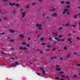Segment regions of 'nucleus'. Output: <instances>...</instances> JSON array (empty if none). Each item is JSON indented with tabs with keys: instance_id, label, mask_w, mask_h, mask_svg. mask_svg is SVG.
<instances>
[{
	"instance_id": "1",
	"label": "nucleus",
	"mask_w": 80,
	"mask_h": 80,
	"mask_svg": "<svg viewBox=\"0 0 80 80\" xmlns=\"http://www.w3.org/2000/svg\"><path fill=\"white\" fill-rule=\"evenodd\" d=\"M36 27H38V29L40 30H42V25L39 24H37L36 25Z\"/></svg>"
},
{
	"instance_id": "2",
	"label": "nucleus",
	"mask_w": 80,
	"mask_h": 80,
	"mask_svg": "<svg viewBox=\"0 0 80 80\" xmlns=\"http://www.w3.org/2000/svg\"><path fill=\"white\" fill-rule=\"evenodd\" d=\"M54 39H55V40H56L58 41H61V42H64V41L65 40V39H61L60 40V39H58L57 38H55Z\"/></svg>"
},
{
	"instance_id": "3",
	"label": "nucleus",
	"mask_w": 80,
	"mask_h": 80,
	"mask_svg": "<svg viewBox=\"0 0 80 80\" xmlns=\"http://www.w3.org/2000/svg\"><path fill=\"white\" fill-rule=\"evenodd\" d=\"M22 49H23V50H27V48L26 47L23 48L22 47H21L19 48L20 50H22Z\"/></svg>"
},
{
	"instance_id": "4",
	"label": "nucleus",
	"mask_w": 80,
	"mask_h": 80,
	"mask_svg": "<svg viewBox=\"0 0 80 80\" xmlns=\"http://www.w3.org/2000/svg\"><path fill=\"white\" fill-rule=\"evenodd\" d=\"M64 11L62 12V14L64 15L65 14V13L67 12V9H64Z\"/></svg>"
},
{
	"instance_id": "5",
	"label": "nucleus",
	"mask_w": 80,
	"mask_h": 80,
	"mask_svg": "<svg viewBox=\"0 0 80 80\" xmlns=\"http://www.w3.org/2000/svg\"><path fill=\"white\" fill-rule=\"evenodd\" d=\"M9 5L11 6H13V5H16V4L14 3H12V2H9Z\"/></svg>"
},
{
	"instance_id": "6",
	"label": "nucleus",
	"mask_w": 80,
	"mask_h": 80,
	"mask_svg": "<svg viewBox=\"0 0 80 80\" xmlns=\"http://www.w3.org/2000/svg\"><path fill=\"white\" fill-rule=\"evenodd\" d=\"M25 13H22V18H24V17H25Z\"/></svg>"
},
{
	"instance_id": "7",
	"label": "nucleus",
	"mask_w": 80,
	"mask_h": 80,
	"mask_svg": "<svg viewBox=\"0 0 80 80\" xmlns=\"http://www.w3.org/2000/svg\"><path fill=\"white\" fill-rule=\"evenodd\" d=\"M56 67H57L56 69L57 71H60V69H59L58 68V66L57 65L56 66Z\"/></svg>"
},
{
	"instance_id": "8",
	"label": "nucleus",
	"mask_w": 80,
	"mask_h": 80,
	"mask_svg": "<svg viewBox=\"0 0 80 80\" xmlns=\"http://www.w3.org/2000/svg\"><path fill=\"white\" fill-rule=\"evenodd\" d=\"M52 35L54 36V37H57V34L56 33H53Z\"/></svg>"
},
{
	"instance_id": "9",
	"label": "nucleus",
	"mask_w": 80,
	"mask_h": 80,
	"mask_svg": "<svg viewBox=\"0 0 80 80\" xmlns=\"http://www.w3.org/2000/svg\"><path fill=\"white\" fill-rule=\"evenodd\" d=\"M78 14H77V15H75L73 17L74 18H77V16H78Z\"/></svg>"
},
{
	"instance_id": "10",
	"label": "nucleus",
	"mask_w": 80,
	"mask_h": 80,
	"mask_svg": "<svg viewBox=\"0 0 80 80\" xmlns=\"http://www.w3.org/2000/svg\"><path fill=\"white\" fill-rule=\"evenodd\" d=\"M9 31H10V32L11 33H14V32H15V31H14L12 30L11 29H9Z\"/></svg>"
},
{
	"instance_id": "11",
	"label": "nucleus",
	"mask_w": 80,
	"mask_h": 80,
	"mask_svg": "<svg viewBox=\"0 0 80 80\" xmlns=\"http://www.w3.org/2000/svg\"><path fill=\"white\" fill-rule=\"evenodd\" d=\"M52 16H54V17H57V14L56 13H55L52 15Z\"/></svg>"
},
{
	"instance_id": "12",
	"label": "nucleus",
	"mask_w": 80,
	"mask_h": 80,
	"mask_svg": "<svg viewBox=\"0 0 80 80\" xmlns=\"http://www.w3.org/2000/svg\"><path fill=\"white\" fill-rule=\"evenodd\" d=\"M66 12H67V14L68 15H70V13H69V12H68V10L67 9V10L66 11Z\"/></svg>"
},
{
	"instance_id": "13",
	"label": "nucleus",
	"mask_w": 80,
	"mask_h": 80,
	"mask_svg": "<svg viewBox=\"0 0 80 80\" xmlns=\"http://www.w3.org/2000/svg\"><path fill=\"white\" fill-rule=\"evenodd\" d=\"M17 65H18L17 64H13L12 65H11V67H13V66H17Z\"/></svg>"
},
{
	"instance_id": "14",
	"label": "nucleus",
	"mask_w": 80,
	"mask_h": 80,
	"mask_svg": "<svg viewBox=\"0 0 80 80\" xmlns=\"http://www.w3.org/2000/svg\"><path fill=\"white\" fill-rule=\"evenodd\" d=\"M19 37H21V38H23V37H24V36H23V35H20Z\"/></svg>"
},
{
	"instance_id": "15",
	"label": "nucleus",
	"mask_w": 80,
	"mask_h": 80,
	"mask_svg": "<svg viewBox=\"0 0 80 80\" xmlns=\"http://www.w3.org/2000/svg\"><path fill=\"white\" fill-rule=\"evenodd\" d=\"M70 2H66V4H68V5L70 4Z\"/></svg>"
},
{
	"instance_id": "16",
	"label": "nucleus",
	"mask_w": 80,
	"mask_h": 80,
	"mask_svg": "<svg viewBox=\"0 0 80 80\" xmlns=\"http://www.w3.org/2000/svg\"><path fill=\"white\" fill-rule=\"evenodd\" d=\"M42 73L43 75H45V71L44 70L42 71Z\"/></svg>"
},
{
	"instance_id": "17",
	"label": "nucleus",
	"mask_w": 80,
	"mask_h": 80,
	"mask_svg": "<svg viewBox=\"0 0 80 80\" xmlns=\"http://www.w3.org/2000/svg\"><path fill=\"white\" fill-rule=\"evenodd\" d=\"M40 40L41 41H43V40H44V39L43 38H41L40 39Z\"/></svg>"
},
{
	"instance_id": "18",
	"label": "nucleus",
	"mask_w": 80,
	"mask_h": 80,
	"mask_svg": "<svg viewBox=\"0 0 80 80\" xmlns=\"http://www.w3.org/2000/svg\"><path fill=\"white\" fill-rule=\"evenodd\" d=\"M70 57V55H68L67 56V57L66 58H69V57Z\"/></svg>"
},
{
	"instance_id": "19",
	"label": "nucleus",
	"mask_w": 80,
	"mask_h": 80,
	"mask_svg": "<svg viewBox=\"0 0 80 80\" xmlns=\"http://www.w3.org/2000/svg\"><path fill=\"white\" fill-rule=\"evenodd\" d=\"M75 25H72V28H74V27H75Z\"/></svg>"
},
{
	"instance_id": "20",
	"label": "nucleus",
	"mask_w": 80,
	"mask_h": 80,
	"mask_svg": "<svg viewBox=\"0 0 80 80\" xmlns=\"http://www.w3.org/2000/svg\"><path fill=\"white\" fill-rule=\"evenodd\" d=\"M41 45H45V43H41Z\"/></svg>"
},
{
	"instance_id": "21",
	"label": "nucleus",
	"mask_w": 80,
	"mask_h": 80,
	"mask_svg": "<svg viewBox=\"0 0 80 80\" xmlns=\"http://www.w3.org/2000/svg\"><path fill=\"white\" fill-rule=\"evenodd\" d=\"M62 27H60V28H58V30H62Z\"/></svg>"
},
{
	"instance_id": "22",
	"label": "nucleus",
	"mask_w": 80,
	"mask_h": 80,
	"mask_svg": "<svg viewBox=\"0 0 80 80\" xmlns=\"http://www.w3.org/2000/svg\"><path fill=\"white\" fill-rule=\"evenodd\" d=\"M54 78L57 79V80H58L59 78V77H57L56 78Z\"/></svg>"
},
{
	"instance_id": "23",
	"label": "nucleus",
	"mask_w": 80,
	"mask_h": 80,
	"mask_svg": "<svg viewBox=\"0 0 80 80\" xmlns=\"http://www.w3.org/2000/svg\"><path fill=\"white\" fill-rule=\"evenodd\" d=\"M22 45H26V44H27V43H25V42H22Z\"/></svg>"
},
{
	"instance_id": "24",
	"label": "nucleus",
	"mask_w": 80,
	"mask_h": 80,
	"mask_svg": "<svg viewBox=\"0 0 80 80\" xmlns=\"http://www.w3.org/2000/svg\"><path fill=\"white\" fill-rule=\"evenodd\" d=\"M66 26H67V27L69 26V24H67V23L66 24Z\"/></svg>"
},
{
	"instance_id": "25",
	"label": "nucleus",
	"mask_w": 80,
	"mask_h": 80,
	"mask_svg": "<svg viewBox=\"0 0 80 80\" xmlns=\"http://www.w3.org/2000/svg\"><path fill=\"white\" fill-rule=\"evenodd\" d=\"M61 4H63V3H64V1H62L61 2Z\"/></svg>"
},
{
	"instance_id": "26",
	"label": "nucleus",
	"mask_w": 80,
	"mask_h": 80,
	"mask_svg": "<svg viewBox=\"0 0 80 80\" xmlns=\"http://www.w3.org/2000/svg\"><path fill=\"white\" fill-rule=\"evenodd\" d=\"M4 34H5V33L4 32L0 33V35H4Z\"/></svg>"
},
{
	"instance_id": "27",
	"label": "nucleus",
	"mask_w": 80,
	"mask_h": 80,
	"mask_svg": "<svg viewBox=\"0 0 80 80\" xmlns=\"http://www.w3.org/2000/svg\"><path fill=\"white\" fill-rule=\"evenodd\" d=\"M52 38L50 37V38H49L48 40H52Z\"/></svg>"
},
{
	"instance_id": "28",
	"label": "nucleus",
	"mask_w": 80,
	"mask_h": 80,
	"mask_svg": "<svg viewBox=\"0 0 80 80\" xmlns=\"http://www.w3.org/2000/svg\"><path fill=\"white\" fill-rule=\"evenodd\" d=\"M62 37V35H60L58 37L59 38H61V37Z\"/></svg>"
},
{
	"instance_id": "29",
	"label": "nucleus",
	"mask_w": 80,
	"mask_h": 80,
	"mask_svg": "<svg viewBox=\"0 0 80 80\" xmlns=\"http://www.w3.org/2000/svg\"><path fill=\"white\" fill-rule=\"evenodd\" d=\"M68 40L69 42H70L71 40V39H70V38H68Z\"/></svg>"
},
{
	"instance_id": "30",
	"label": "nucleus",
	"mask_w": 80,
	"mask_h": 80,
	"mask_svg": "<svg viewBox=\"0 0 80 80\" xmlns=\"http://www.w3.org/2000/svg\"><path fill=\"white\" fill-rule=\"evenodd\" d=\"M16 6H17V7H19V6H20V5H19V4H16Z\"/></svg>"
},
{
	"instance_id": "31",
	"label": "nucleus",
	"mask_w": 80,
	"mask_h": 80,
	"mask_svg": "<svg viewBox=\"0 0 80 80\" xmlns=\"http://www.w3.org/2000/svg\"><path fill=\"white\" fill-rule=\"evenodd\" d=\"M10 42H14V40H13L12 39H11Z\"/></svg>"
},
{
	"instance_id": "32",
	"label": "nucleus",
	"mask_w": 80,
	"mask_h": 80,
	"mask_svg": "<svg viewBox=\"0 0 80 80\" xmlns=\"http://www.w3.org/2000/svg\"><path fill=\"white\" fill-rule=\"evenodd\" d=\"M47 47H48V48H50V46L48 45V46H47Z\"/></svg>"
},
{
	"instance_id": "33",
	"label": "nucleus",
	"mask_w": 80,
	"mask_h": 80,
	"mask_svg": "<svg viewBox=\"0 0 80 80\" xmlns=\"http://www.w3.org/2000/svg\"><path fill=\"white\" fill-rule=\"evenodd\" d=\"M1 53H2L4 55H5V53H3V52H1Z\"/></svg>"
},
{
	"instance_id": "34",
	"label": "nucleus",
	"mask_w": 80,
	"mask_h": 80,
	"mask_svg": "<svg viewBox=\"0 0 80 80\" xmlns=\"http://www.w3.org/2000/svg\"><path fill=\"white\" fill-rule=\"evenodd\" d=\"M73 77H77V75H74L73 76Z\"/></svg>"
},
{
	"instance_id": "35",
	"label": "nucleus",
	"mask_w": 80,
	"mask_h": 80,
	"mask_svg": "<svg viewBox=\"0 0 80 80\" xmlns=\"http://www.w3.org/2000/svg\"><path fill=\"white\" fill-rule=\"evenodd\" d=\"M54 10H55V9H52V10H51V9H50L49 10V11H53Z\"/></svg>"
},
{
	"instance_id": "36",
	"label": "nucleus",
	"mask_w": 80,
	"mask_h": 80,
	"mask_svg": "<svg viewBox=\"0 0 80 80\" xmlns=\"http://www.w3.org/2000/svg\"><path fill=\"white\" fill-rule=\"evenodd\" d=\"M77 40H80V38L77 37Z\"/></svg>"
},
{
	"instance_id": "37",
	"label": "nucleus",
	"mask_w": 80,
	"mask_h": 80,
	"mask_svg": "<svg viewBox=\"0 0 80 80\" xmlns=\"http://www.w3.org/2000/svg\"><path fill=\"white\" fill-rule=\"evenodd\" d=\"M70 23V22L68 21V22H67V24L69 25V23Z\"/></svg>"
},
{
	"instance_id": "38",
	"label": "nucleus",
	"mask_w": 80,
	"mask_h": 80,
	"mask_svg": "<svg viewBox=\"0 0 80 80\" xmlns=\"http://www.w3.org/2000/svg\"><path fill=\"white\" fill-rule=\"evenodd\" d=\"M26 8H28V4L26 6Z\"/></svg>"
},
{
	"instance_id": "39",
	"label": "nucleus",
	"mask_w": 80,
	"mask_h": 80,
	"mask_svg": "<svg viewBox=\"0 0 80 80\" xmlns=\"http://www.w3.org/2000/svg\"><path fill=\"white\" fill-rule=\"evenodd\" d=\"M35 4V2H34L32 4V5H34Z\"/></svg>"
},
{
	"instance_id": "40",
	"label": "nucleus",
	"mask_w": 80,
	"mask_h": 80,
	"mask_svg": "<svg viewBox=\"0 0 80 80\" xmlns=\"http://www.w3.org/2000/svg\"><path fill=\"white\" fill-rule=\"evenodd\" d=\"M70 8V6H67V8Z\"/></svg>"
},
{
	"instance_id": "41",
	"label": "nucleus",
	"mask_w": 80,
	"mask_h": 80,
	"mask_svg": "<svg viewBox=\"0 0 80 80\" xmlns=\"http://www.w3.org/2000/svg\"><path fill=\"white\" fill-rule=\"evenodd\" d=\"M37 75H40V73H37Z\"/></svg>"
},
{
	"instance_id": "42",
	"label": "nucleus",
	"mask_w": 80,
	"mask_h": 80,
	"mask_svg": "<svg viewBox=\"0 0 80 80\" xmlns=\"http://www.w3.org/2000/svg\"><path fill=\"white\" fill-rule=\"evenodd\" d=\"M8 0H3V2H6V1H8Z\"/></svg>"
},
{
	"instance_id": "43",
	"label": "nucleus",
	"mask_w": 80,
	"mask_h": 80,
	"mask_svg": "<svg viewBox=\"0 0 80 80\" xmlns=\"http://www.w3.org/2000/svg\"><path fill=\"white\" fill-rule=\"evenodd\" d=\"M64 49L65 50H66V49H67V47H64Z\"/></svg>"
},
{
	"instance_id": "44",
	"label": "nucleus",
	"mask_w": 80,
	"mask_h": 80,
	"mask_svg": "<svg viewBox=\"0 0 80 80\" xmlns=\"http://www.w3.org/2000/svg\"><path fill=\"white\" fill-rule=\"evenodd\" d=\"M40 35H41L40 34H39L38 35V38L39 37H40Z\"/></svg>"
},
{
	"instance_id": "45",
	"label": "nucleus",
	"mask_w": 80,
	"mask_h": 80,
	"mask_svg": "<svg viewBox=\"0 0 80 80\" xmlns=\"http://www.w3.org/2000/svg\"><path fill=\"white\" fill-rule=\"evenodd\" d=\"M27 47H30V45H29V44H27Z\"/></svg>"
},
{
	"instance_id": "46",
	"label": "nucleus",
	"mask_w": 80,
	"mask_h": 80,
	"mask_svg": "<svg viewBox=\"0 0 80 80\" xmlns=\"http://www.w3.org/2000/svg\"><path fill=\"white\" fill-rule=\"evenodd\" d=\"M41 70H42L43 71V68H41Z\"/></svg>"
},
{
	"instance_id": "47",
	"label": "nucleus",
	"mask_w": 80,
	"mask_h": 80,
	"mask_svg": "<svg viewBox=\"0 0 80 80\" xmlns=\"http://www.w3.org/2000/svg\"><path fill=\"white\" fill-rule=\"evenodd\" d=\"M18 62H15V63H16V64H17L18 63Z\"/></svg>"
},
{
	"instance_id": "48",
	"label": "nucleus",
	"mask_w": 80,
	"mask_h": 80,
	"mask_svg": "<svg viewBox=\"0 0 80 80\" xmlns=\"http://www.w3.org/2000/svg\"><path fill=\"white\" fill-rule=\"evenodd\" d=\"M60 73L63 74V72H60Z\"/></svg>"
},
{
	"instance_id": "49",
	"label": "nucleus",
	"mask_w": 80,
	"mask_h": 80,
	"mask_svg": "<svg viewBox=\"0 0 80 80\" xmlns=\"http://www.w3.org/2000/svg\"><path fill=\"white\" fill-rule=\"evenodd\" d=\"M55 50V48H54L53 49H52V50L53 51H54V50Z\"/></svg>"
},
{
	"instance_id": "50",
	"label": "nucleus",
	"mask_w": 80,
	"mask_h": 80,
	"mask_svg": "<svg viewBox=\"0 0 80 80\" xmlns=\"http://www.w3.org/2000/svg\"><path fill=\"white\" fill-rule=\"evenodd\" d=\"M11 60H14V58H11Z\"/></svg>"
},
{
	"instance_id": "51",
	"label": "nucleus",
	"mask_w": 80,
	"mask_h": 80,
	"mask_svg": "<svg viewBox=\"0 0 80 80\" xmlns=\"http://www.w3.org/2000/svg\"><path fill=\"white\" fill-rule=\"evenodd\" d=\"M62 77H65V76H63V75H62Z\"/></svg>"
},
{
	"instance_id": "52",
	"label": "nucleus",
	"mask_w": 80,
	"mask_h": 80,
	"mask_svg": "<svg viewBox=\"0 0 80 80\" xmlns=\"http://www.w3.org/2000/svg\"><path fill=\"white\" fill-rule=\"evenodd\" d=\"M67 78H68H68H69V77H68V76H67Z\"/></svg>"
},
{
	"instance_id": "53",
	"label": "nucleus",
	"mask_w": 80,
	"mask_h": 80,
	"mask_svg": "<svg viewBox=\"0 0 80 80\" xmlns=\"http://www.w3.org/2000/svg\"><path fill=\"white\" fill-rule=\"evenodd\" d=\"M68 35L69 36H71V34H69Z\"/></svg>"
},
{
	"instance_id": "54",
	"label": "nucleus",
	"mask_w": 80,
	"mask_h": 80,
	"mask_svg": "<svg viewBox=\"0 0 80 80\" xmlns=\"http://www.w3.org/2000/svg\"><path fill=\"white\" fill-rule=\"evenodd\" d=\"M56 42H54L53 43H54V44H55V43H56Z\"/></svg>"
},
{
	"instance_id": "55",
	"label": "nucleus",
	"mask_w": 80,
	"mask_h": 80,
	"mask_svg": "<svg viewBox=\"0 0 80 80\" xmlns=\"http://www.w3.org/2000/svg\"><path fill=\"white\" fill-rule=\"evenodd\" d=\"M78 66H80V64H78Z\"/></svg>"
},
{
	"instance_id": "56",
	"label": "nucleus",
	"mask_w": 80,
	"mask_h": 80,
	"mask_svg": "<svg viewBox=\"0 0 80 80\" xmlns=\"http://www.w3.org/2000/svg\"><path fill=\"white\" fill-rule=\"evenodd\" d=\"M20 11H23V9H21Z\"/></svg>"
},
{
	"instance_id": "57",
	"label": "nucleus",
	"mask_w": 80,
	"mask_h": 80,
	"mask_svg": "<svg viewBox=\"0 0 80 80\" xmlns=\"http://www.w3.org/2000/svg\"><path fill=\"white\" fill-rule=\"evenodd\" d=\"M60 80H64V79H63L61 78V79H60Z\"/></svg>"
},
{
	"instance_id": "58",
	"label": "nucleus",
	"mask_w": 80,
	"mask_h": 80,
	"mask_svg": "<svg viewBox=\"0 0 80 80\" xmlns=\"http://www.w3.org/2000/svg\"><path fill=\"white\" fill-rule=\"evenodd\" d=\"M40 53H42V51H40Z\"/></svg>"
},
{
	"instance_id": "59",
	"label": "nucleus",
	"mask_w": 80,
	"mask_h": 80,
	"mask_svg": "<svg viewBox=\"0 0 80 80\" xmlns=\"http://www.w3.org/2000/svg\"><path fill=\"white\" fill-rule=\"evenodd\" d=\"M69 43H72V41H69Z\"/></svg>"
},
{
	"instance_id": "60",
	"label": "nucleus",
	"mask_w": 80,
	"mask_h": 80,
	"mask_svg": "<svg viewBox=\"0 0 80 80\" xmlns=\"http://www.w3.org/2000/svg\"><path fill=\"white\" fill-rule=\"evenodd\" d=\"M54 58H56V57L54 56L53 57Z\"/></svg>"
},
{
	"instance_id": "61",
	"label": "nucleus",
	"mask_w": 80,
	"mask_h": 80,
	"mask_svg": "<svg viewBox=\"0 0 80 80\" xmlns=\"http://www.w3.org/2000/svg\"><path fill=\"white\" fill-rule=\"evenodd\" d=\"M63 59V58H61V60H62Z\"/></svg>"
},
{
	"instance_id": "62",
	"label": "nucleus",
	"mask_w": 80,
	"mask_h": 80,
	"mask_svg": "<svg viewBox=\"0 0 80 80\" xmlns=\"http://www.w3.org/2000/svg\"><path fill=\"white\" fill-rule=\"evenodd\" d=\"M4 20H7V18H4Z\"/></svg>"
},
{
	"instance_id": "63",
	"label": "nucleus",
	"mask_w": 80,
	"mask_h": 80,
	"mask_svg": "<svg viewBox=\"0 0 80 80\" xmlns=\"http://www.w3.org/2000/svg\"><path fill=\"white\" fill-rule=\"evenodd\" d=\"M42 15L43 16H45V14H43Z\"/></svg>"
},
{
	"instance_id": "64",
	"label": "nucleus",
	"mask_w": 80,
	"mask_h": 80,
	"mask_svg": "<svg viewBox=\"0 0 80 80\" xmlns=\"http://www.w3.org/2000/svg\"><path fill=\"white\" fill-rule=\"evenodd\" d=\"M28 40H30V38H28Z\"/></svg>"
}]
</instances>
